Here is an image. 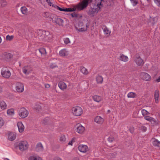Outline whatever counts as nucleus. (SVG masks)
<instances>
[{"label":"nucleus","instance_id":"obj_1","mask_svg":"<svg viewBox=\"0 0 160 160\" xmlns=\"http://www.w3.org/2000/svg\"><path fill=\"white\" fill-rule=\"evenodd\" d=\"M74 24L75 29L78 32L86 31L89 26L88 21L85 18L79 21L76 20L74 22Z\"/></svg>","mask_w":160,"mask_h":160},{"label":"nucleus","instance_id":"obj_2","mask_svg":"<svg viewBox=\"0 0 160 160\" xmlns=\"http://www.w3.org/2000/svg\"><path fill=\"white\" fill-rule=\"evenodd\" d=\"M99 2H96L92 7H91L88 12V14L91 16L94 17L100 10V9L103 6V3L105 1H99Z\"/></svg>","mask_w":160,"mask_h":160},{"label":"nucleus","instance_id":"obj_3","mask_svg":"<svg viewBox=\"0 0 160 160\" xmlns=\"http://www.w3.org/2000/svg\"><path fill=\"white\" fill-rule=\"evenodd\" d=\"M89 1H81L78 4L74 5L76 8V11H80L86 9L88 6Z\"/></svg>","mask_w":160,"mask_h":160},{"label":"nucleus","instance_id":"obj_4","mask_svg":"<svg viewBox=\"0 0 160 160\" xmlns=\"http://www.w3.org/2000/svg\"><path fill=\"white\" fill-rule=\"evenodd\" d=\"M40 33H41L40 38L43 40H48L51 39L52 37V34H50L48 31H40Z\"/></svg>","mask_w":160,"mask_h":160},{"label":"nucleus","instance_id":"obj_5","mask_svg":"<svg viewBox=\"0 0 160 160\" xmlns=\"http://www.w3.org/2000/svg\"><path fill=\"white\" fill-rule=\"evenodd\" d=\"M18 147L21 151H24L27 150L29 147L28 142L26 141H19L18 144Z\"/></svg>","mask_w":160,"mask_h":160},{"label":"nucleus","instance_id":"obj_6","mask_svg":"<svg viewBox=\"0 0 160 160\" xmlns=\"http://www.w3.org/2000/svg\"><path fill=\"white\" fill-rule=\"evenodd\" d=\"M2 76L5 78L8 79L11 76V74L9 68L7 67L3 68L1 70Z\"/></svg>","mask_w":160,"mask_h":160},{"label":"nucleus","instance_id":"obj_7","mask_svg":"<svg viewBox=\"0 0 160 160\" xmlns=\"http://www.w3.org/2000/svg\"><path fill=\"white\" fill-rule=\"evenodd\" d=\"M28 114V111L24 107L21 108L18 111V115L22 118L27 117Z\"/></svg>","mask_w":160,"mask_h":160},{"label":"nucleus","instance_id":"obj_8","mask_svg":"<svg viewBox=\"0 0 160 160\" xmlns=\"http://www.w3.org/2000/svg\"><path fill=\"white\" fill-rule=\"evenodd\" d=\"M72 112L75 116H80L83 112L82 108L80 107H75L72 108Z\"/></svg>","mask_w":160,"mask_h":160},{"label":"nucleus","instance_id":"obj_9","mask_svg":"<svg viewBox=\"0 0 160 160\" xmlns=\"http://www.w3.org/2000/svg\"><path fill=\"white\" fill-rule=\"evenodd\" d=\"M134 61L138 66H142L144 63L143 60L141 58L139 54H137L135 55Z\"/></svg>","mask_w":160,"mask_h":160},{"label":"nucleus","instance_id":"obj_10","mask_svg":"<svg viewBox=\"0 0 160 160\" xmlns=\"http://www.w3.org/2000/svg\"><path fill=\"white\" fill-rule=\"evenodd\" d=\"M53 21L58 26L63 27L64 26V22L63 19L59 17H56L54 18Z\"/></svg>","mask_w":160,"mask_h":160},{"label":"nucleus","instance_id":"obj_11","mask_svg":"<svg viewBox=\"0 0 160 160\" xmlns=\"http://www.w3.org/2000/svg\"><path fill=\"white\" fill-rule=\"evenodd\" d=\"M140 76L143 80L146 81H150L151 80V76L148 73L144 72H141Z\"/></svg>","mask_w":160,"mask_h":160},{"label":"nucleus","instance_id":"obj_12","mask_svg":"<svg viewBox=\"0 0 160 160\" xmlns=\"http://www.w3.org/2000/svg\"><path fill=\"white\" fill-rule=\"evenodd\" d=\"M144 118L146 120L150 122L152 126L157 125L158 124V121L156 120L153 118L149 116H146L144 117Z\"/></svg>","mask_w":160,"mask_h":160},{"label":"nucleus","instance_id":"obj_13","mask_svg":"<svg viewBox=\"0 0 160 160\" xmlns=\"http://www.w3.org/2000/svg\"><path fill=\"white\" fill-rule=\"evenodd\" d=\"M78 148L80 152L83 153H85L89 150L88 146L84 144L79 145L78 147Z\"/></svg>","mask_w":160,"mask_h":160},{"label":"nucleus","instance_id":"obj_14","mask_svg":"<svg viewBox=\"0 0 160 160\" xmlns=\"http://www.w3.org/2000/svg\"><path fill=\"white\" fill-rule=\"evenodd\" d=\"M85 130V128L81 124H78L75 126V131L79 133H82Z\"/></svg>","mask_w":160,"mask_h":160},{"label":"nucleus","instance_id":"obj_15","mask_svg":"<svg viewBox=\"0 0 160 160\" xmlns=\"http://www.w3.org/2000/svg\"><path fill=\"white\" fill-rule=\"evenodd\" d=\"M46 2L48 4L49 6H52L55 9L60 10L61 11L65 12V8H62L59 7L58 6L51 2L50 1H46Z\"/></svg>","mask_w":160,"mask_h":160},{"label":"nucleus","instance_id":"obj_16","mask_svg":"<svg viewBox=\"0 0 160 160\" xmlns=\"http://www.w3.org/2000/svg\"><path fill=\"white\" fill-rule=\"evenodd\" d=\"M16 89L18 92H22L24 91V85L21 83L18 82L16 84Z\"/></svg>","mask_w":160,"mask_h":160},{"label":"nucleus","instance_id":"obj_17","mask_svg":"<svg viewBox=\"0 0 160 160\" xmlns=\"http://www.w3.org/2000/svg\"><path fill=\"white\" fill-rule=\"evenodd\" d=\"M31 67L29 66L24 67L22 68V72L26 75L29 74L32 71Z\"/></svg>","mask_w":160,"mask_h":160},{"label":"nucleus","instance_id":"obj_18","mask_svg":"<svg viewBox=\"0 0 160 160\" xmlns=\"http://www.w3.org/2000/svg\"><path fill=\"white\" fill-rule=\"evenodd\" d=\"M94 121L97 123L101 125L103 122L104 119L100 116H97L95 117Z\"/></svg>","mask_w":160,"mask_h":160},{"label":"nucleus","instance_id":"obj_19","mask_svg":"<svg viewBox=\"0 0 160 160\" xmlns=\"http://www.w3.org/2000/svg\"><path fill=\"white\" fill-rule=\"evenodd\" d=\"M59 54L61 57H65L68 55L69 52L66 49H63L59 51Z\"/></svg>","mask_w":160,"mask_h":160},{"label":"nucleus","instance_id":"obj_20","mask_svg":"<svg viewBox=\"0 0 160 160\" xmlns=\"http://www.w3.org/2000/svg\"><path fill=\"white\" fill-rule=\"evenodd\" d=\"M71 16L72 18H76V19H78L77 21H79L84 18L81 14L75 12L72 13Z\"/></svg>","mask_w":160,"mask_h":160},{"label":"nucleus","instance_id":"obj_21","mask_svg":"<svg viewBox=\"0 0 160 160\" xmlns=\"http://www.w3.org/2000/svg\"><path fill=\"white\" fill-rule=\"evenodd\" d=\"M102 29L104 34L106 36H108L110 35L111 31L106 26H103L102 27Z\"/></svg>","mask_w":160,"mask_h":160},{"label":"nucleus","instance_id":"obj_22","mask_svg":"<svg viewBox=\"0 0 160 160\" xmlns=\"http://www.w3.org/2000/svg\"><path fill=\"white\" fill-rule=\"evenodd\" d=\"M151 141L154 146L160 147V142L159 141L154 138H152Z\"/></svg>","mask_w":160,"mask_h":160},{"label":"nucleus","instance_id":"obj_23","mask_svg":"<svg viewBox=\"0 0 160 160\" xmlns=\"http://www.w3.org/2000/svg\"><path fill=\"white\" fill-rule=\"evenodd\" d=\"M17 126L19 132L20 133L22 132L24 130V127L22 123L21 122H18L17 123Z\"/></svg>","mask_w":160,"mask_h":160},{"label":"nucleus","instance_id":"obj_24","mask_svg":"<svg viewBox=\"0 0 160 160\" xmlns=\"http://www.w3.org/2000/svg\"><path fill=\"white\" fill-rule=\"evenodd\" d=\"M36 151L38 152H41L43 150V147L42 144L41 143H38L36 145Z\"/></svg>","mask_w":160,"mask_h":160},{"label":"nucleus","instance_id":"obj_25","mask_svg":"<svg viewBox=\"0 0 160 160\" xmlns=\"http://www.w3.org/2000/svg\"><path fill=\"white\" fill-rule=\"evenodd\" d=\"M16 136L15 133L12 132H10L8 135V139L11 141H13L16 138Z\"/></svg>","mask_w":160,"mask_h":160},{"label":"nucleus","instance_id":"obj_26","mask_svg":"<svg viewBox=\"0 0 160 160\" xmlns=\"http://www.w3.org/2000/svg\"><path fill=\"white\" fill-rule=\"evenodd\" d=\"M159 91L157 90H155L154 93V99L156 103H158L159 101Z\"/></svg>","mask_w":160,"mask_h":160},{"label":"nucleus","instance_id":"obj_27","mask_svg":"<svg viewBox=\"0 0 160 160\" xmlns=\"http://www.w3.org/2000/svg\"><path fill=\"white\" fill-rule=\"evenodd\" d=\"M58 86L61 90L65 89L67 88V85L65 83L63 82H60L58 83Z\"/></svg>","mask_w":160,"mask_h":160},{"label":"nucleus","instance_id":"obj_28","mask_svg":"<svg viewBox=\"0 0 160 160\" xmlns=\"http://www.w3.org/2000/svg\"><path fill=\"white\" fill-rule=\"evenodd\" d=\"M157 20V18L156 17L152 18L150 17L149 22H148V24L149 25H153L156 22Z\"/></svg>","mask_w":160,"mask_h":160},{"label":"nucleus","instance_id":"obj_29","mask_svg":"<svg viewBox=\"0 0 160 160\" xmlns=\"http://www.w3.org/2000/svg\"><path fill=\"white\" fill-rule=\"evenodd\" d=\"M28 160H42V159L38 156L32 155L29 157Z\"/></svg>","mask_w":160,"mask_h":160},{"label":"nucleus","instance_id":"obj_30","mask_svg":"<svg viewBox=\"0 0 160 160\" xmlns=\"http://www.w3.org/2000/svg\"><path fill=\"white\" fill-rule=\"evenodd\" d=\"M96 79L97 83H98L101 84L103 81V78L102 77L99 75L96 76Z\"/></svg>","mask_w":160,"mask_h":160},{"label":"nucleus","instance_id":"obj_31","mask_svg":"<svg viewBox=\"0 0 160 160\" xmlns=\"http://www.w3.org/2000/svg\"><path fill=\"white\" fill-rule=\"evenodd\" d=\"M94 101L97 102H100L102 99V97L99 96L95 95L92 97Z\"/></svg>","mask_w":160,"mask_h":160},{"label":"nucleus","instance_id":"obj_32","mask_svg":"<svg viewBox=\"0 0 160 160\" xmlns=\"http://www.w3.org/2000/svg\"><path fill=\"white\" fill-rule=\"evenodd\" d=\"M7 113L9 116H13L15 114L14 110L13 108L8 109L7 110Z\"/></svg>","mask_w":160,"mask_h":160},{"label":"nucleus","instance_id":"obj_33","mask_svg":"<svg viewBox=\"0 0 160 160\" xmlns=\"http://www.w3.org/2000/svg\"><path fill=\"white\" fill-rule=\"evenodd\" d=\"M120 59L124 62H127L128 60V58L127 56L123 54H122L120 57Z\"/></svg>","mask_w":160,"mask_h":160},{"label":"nucleus","instance_id":"obj_34","mask_svg":"<svg viewBox=\"0 0 160 160\" xmlns=\"http://www.w3.org/2000/svg\"><path fill=\"white\" fill-rule=\"evenodd\" d=\"M7 106V104L4 102L0 101V107L2 110H4L6 109Z\"/></svg>","mask_w":160,"mask_h":160},{"label":"nucleus","instance_id":"obj_35","mask_svg":"<svg viewBox=\"0 0 160 160\" xmlns=\"http://www.w3.org/2000/svg\"><path fill=\"white\" fill-rule=\"evenodd\" d=\"M80 70L81 72L84 74L87 75L88 73L87 69L83 66L81 67Z\"/></svg>","mask_w":160,"mask_h":160},{"label":"nucleus","instance_id":"obj_36","mask_svg":"<svg viewBox=\"0 0 160 160\" xmlns=\"http://www.w3.org/2000/svg\"><path fill=\"white\" fill-rule=\"evenodd\" d=\"M136 96L137 94L136 93L132 92H129L127 94V97L128 98H134L136 97Z\"/></svg>","mask_w":160,"mask_h":160},{"label":"nucleus","instance_id":"obj_37","mask_svg":"<svg viewBox=\"0 0 160 160\" xmlns=\"http://www.w3.org/2000/svg\"><path fill=\"white\" fill-rule=\"evenodd\" d=\"M22 14H27L28 13V9L25 7H22L20 8Z\"/></svg>","mask_w":160,"mask_h":160},{"label":"nucleus","instance_id":"obj_38","mask_svg":"<svg viewBox=\"0 0 160 160\" xmlns=\"http://www.w3.org/2000/svg\"><path fill=\"white\" fill-rule=\"evenodd\" d=\"M76 11V8L75 5L72 6V8H65V12H73Z\"/></svg>","mask_w":160,"mask_h":160},{"label":"nucleus","instance_id":"obj_39","mask_svg":"<svg viewBox=\"0 0 160 160\" xmlns=\"http://www.w3.org/2000/svg\"><path fill=\"white\" fill-rule=\"evenodd\" d=\"M65 136L64 135H61L60 136L59 140L62 143L66 141Z\"/></svg>","mask_w":160,"mask_h":160},{"label":"nucleus","instance_id":"obj_40","mask_svg":"<svg viewBox=\"0 0 160 160\" xmlns=\"http://www.w3.org/2000/svg\"><path fill=\"white\" fill-rule=\"evenodd\" d=\"M14 36L13 35H8L6 36V40L7 41H11L14 38Z\"/></svg>","mask_w":160,"mask_h":160},{"label":"nucleus","instance_id":"obj_41","mask_svg":"<svg viewBox=\"0 0 160 160\" xmlns=\"http://www.w3.org/2000/svg\"><path fill=\"white\" fill-rule=\"evenodd\" d=\"M142 115L144 116H147V115L149 114V113L145 109H143L142 110Z\"/></svg>","mask_w":160,"mask_h":160},{"label":"nucleus","instance_id":"obj_42","mask_svg":"<svg viewBox=\"0 0 160 160\" xmlns=\"http://www.w3.org/2000/svg\"><path fill=\"white\" fill-rule=\"evenodd\" d=\"M76 140V138L75 137L72 138V140L69 142L68 144L69 145H72L73 143L75 142Z\"/></svg>","mask_w":160,"mask_h":160},{"label":"nucleus","instance_id":"obj_43","mask_svg":"<svg viewBox=\"0 0 160 160\" xmlns=\"http://www.w3.org/2000/svg\"><path fill=\"white\" fill-rule=\"evenodd\" d=\"M63 41L64 43L66 44H68L70 43V41L69 39L68 38H65L64 39Z\"/></svg>","mask_w":160,"mask_h":160},{"label":"nucleus","instance_id":"obj_44","mask_svg":"<svg viewBox=\"0 0 160 160\" xmlns=\"http://www.w3.org/2000/svg\"><path fill=\"white\" fill-rule=\"evenodd\" d=\"M4 124V121L3 119L0 117V128L3 126Z\"/></svg>","mask_w":160,"mask_h":160},{"label":"nucleus","instance_id":"obj_45","mask_svg":"<svg viewBox=\"0 0 160 160\" xmlns=\"http://www.w3.org/2000/svg\"><path fill=\"white\" fill-rule=\"evenodd\" d=\"M0 1L1 6L2 7L5 6L7 4V2L6 1Z\"/></svg>","mask_w":160,"mask_h":160},{"label":"nucleus","instance_id":"obj_46","mask_svg":"<svg viewBox=\"0 0 160 160\" xmlns=\"http://www.w3.org/2000/svg\"><path fill=\"white\" fill-rule=\"evenodd\" d=\"M39 51L41 54H44L46 52L45 49L44 48H41L40 49Z\"/></svg>","mask_w":160,"mask_h":160},{"label":"nucleus","instance_id":"obj_47","mask_svg":"<svg viewBox=\"0 0 160 160\" xmlns=\"http://www.w3.org/2000/svg\"><path fill=\"white\" fill-rule=\"evenodd\" d=\"M140 129L142 130V132H145L147 130V128L143 126H142L140 128Z\"/></svg>","mask_w":160,"mask_h":160},{"label":"nucleus","instance_id":"obj_48","mask_svg":"<svg viewBox=\"0 0 160 160\" xmlns=\"http://www.w3.org/2000/svg\"><path fill=\"white\" fill-rule=\"evenodd\" d=\"M131 3L133 6H134L138 3L137 1H131Z\"/></svg>","mask_w":160,"mask_h":160},{"label":"nucleus","instance_id":"obj_49","mask_svg":"<svg viewBox=\"0 0 160 160\" xmlns=\"http://www.w3.org/2000/svg\"><path fill=\"white\" fill-rule=\"evenodd\" d=\"M49 14L48 12H44L43 13V16L45 18H47L49 17Z\"/></svg>","mask_w":160,"mask_h":160},{"label":"nucleus","instance_id":"obj_50","mask_svg":"<svg viewBox=\"0 0 160 160\" xmlns=\"http://www.w3.org/2000/svg\"><path fill=\"white\" fill-rule=\"evenodd\" d=\"M155 3L158 7H160V1H154Z\"/></svg>","mask_w":160,"mask_h":160},{"label":"nucleus","instance_id":"obj_51","mask_svg":"<svg viewBox=\"0 0 160 160\" xmlns=\"http://www.w3.org/2000/svg\"><path fill=\"white\" fill-rule=\"evenodd\" d=\"M114 140V138L112 137H109L108 138V140L110 142H112Z\"/></svg>","mask_w":160,"mask_h":160},{"label":"nucleus","instance_id":"obj_52","mask_svg":"<svg viewBox=\"0 0 160 160\" xmlns=\"http://www.w3.org/2000/svg\"><path fill=\"white\" fill-rule=\"evenodd\" d=\"M134 128L133 127H131L129 129V131L131 133H132L134 131Z\"/></svg>","mask_w":160,"mask_h":160},{"label":"nucleus","instance_id":"obj_53","mask_svg":"<svg viewBox=\"0 0 160 160\" xmlns=\"http://www.w3.org/2000/svg\"><path fill=\"white\" fill-rule=\"evenodd\" d=\"M55 67H56V66L55 65V64H52L50 65V67L52 68H55Z\"/></svg>","mask_w":160,"mask_h":160},{"label":"nucleus","instance_id":"obj_54","mask_svg":"<svg viewBox=\"0 0 160 160\" xmlns=\"http://www.w3.org/2000/svg\"><path fill=\"white\" fill-rule=\"evenodd\" d=\"M53 160H62V159L59 157H56L54 158Z\"/></svg>","mask_w":160,"mask_h":160},{"label":"nucleus","instance_id":"obj_55","mask_svg":"<svg viewBox=\"0 0 160 160\" xmlns=\"http://www.w3.org/2000/svg\"><path fill=\"white\" fill-rule=\"evenodd\" d=\"M45 87L46 88H49L50 87V85L49 84H45Z\"/></svg>","mask_w":160,"mask_h":160},{"label":"nucleus","instance_id":"obj_56","mask_svg":"<svg viewBox=\"0 0 160 160\" xmlns=\"http://www.w3.org/2000/svg\"><path fill=\"white\" fill-rule=\"evenodd\" d=\"M156 81L157 82H160V77H159L158 78H157L156 80Z\"/></svg>","mask_w":160,"mask_h":160},{"label":"nucleus","instance_id":"obj_57","mask_svg":"<svg viewBox=\"0 0 160 160\" xmlns=\"http://www.w3.org/2000/svg\"><path fill=\"white\" fill-rule=\"evenodd\" d=\"M35 108L36 109L38 110L39 109L41 108V106H38V107H36Z\"/></svg>","mask_w":160,"mask_h":160},{"label":"nucleus","instance_id":"obj_58","mask_svg":"<svg viewBox=\"0 0 160 160\" xmlns=\"http://www.w3.org/2000/svg\"><path fill=\"white\" fill-rule=\"evenodd\" d=\"M73 160H79V159L78 158H74Z\"/></svg>","mask_w":160,"mask_h":160},{"label":"nucleus","instance_id":"obj_59","mask_svg":"<svg viewBox=\"0 0 160 160\" xmlns=\"http://www.w3.org/2000/svg\"><path fill=\"white\" fill-rule=\"evenodd\" d=\"M2 41V39L1 37L0 36V44L1 43Z\"/></svg>","mask_w":160,"mask_h":160},{"label":"nucleus","instance_id":"obj_60","mask_svg":"<svg viewBox=\"0 0 160 160\" xmlns=\"http://www.w3.org/2000/svg\"><path fill=\"white\" fill-rule=\"evenodd\" d=\"M112 157L111 158H114L115 156V155H112V154H111Z\"/></svg>","mask_w":160,"mask_h":160},{"label":"nucleus","instance_id":"obj_61","mask_svg":"<svg viewBox=\"0 0 160 160\" xmlns=\"http://www.w3.org/2000/svg\"><path fill=\"white\" fill-rule=\"evenodd\" d=\"M107 2H110V1H111V2H112V1H109V0H108V1H106Z\"/></svg>","mask_w":160,"mask_h":160},{"label":"nucleus","instance_id":"obj_62","mask_svg":"<svg viewBox=\"0 0 160 160\" xmlns=\"http://www.w3.org/2000/svg\"><path fill=\"white\" fill-rule=\"evenodd\" d=\"M18 35H19V36H21V34L20 33H19L18 34Z\"/></svg>","mask_w":160,"mask_h":160},{"label":"nucleus","instance_id":"obj_63","mask_svg":"<svg viewBox=\"0 0 160 160\" xmlns=\"http://www.w3.org/2000/svg\"><path fill=\"white\" fill-rule=\"evenodd\" d=\"M108 159H110V158H109V157H108Z\"/></svg>","mask_w":160,"mask_h":160},{"label":"nucleus","instance_id":"obj_64","mask_svg":"<svg viewBox=\"0 0 160 160\" xmlns=\"http://www.w3.org/2000/svg\"><path fill=\"white\" fill-rule=\"evenodd\" d=\"M108 112H110V110H108Z\"/></svg>","mask_w":160,"mask_h":160}]
</instances>
